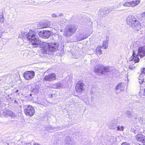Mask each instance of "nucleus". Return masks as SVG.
Returning <instances> with one entry per match:
<instances>
[{"mask_svg": "<svg viewBox=\"0 0 145 145\" xmlns=\"http://www.w3.org/2000/svg\"><path fill=\"white\" fill-rule=\"evenodd\" d=\"M22 37L26 38L30 41L32 45L34 47H38L39 46L43 48L42 53L44 54H50L51 52H54L58 49L57 45L55 43H47L42 42L39 40L37 35L32 31L28 33L24 32L22 33Z\"/></svg>", "mask_w": 145, "mask_h": 145, "instance_id": "obj_1", "label": "nucleus"}, {"mask_svg": "<svg viewBox=\"0 0 145 145\" xmlns=\"http://www.w3.org/2000/svg\"><path fill=\"white\" fill-rule=\"evenodd\" d=\"M127 21L129 26L136 30L138 31L141 28V26L140 22L134 16H129L127 18Z\"/></svg>", "mask_w": 145, "mask_h": 145, "instance_id": "obj_2", "label": "nucleus"}, {"mask_svg": "<svg viewBox=\"0 0 145 145\" xmlns=\"http://www.w3.org/2000/svg\"><path fill=\"white\" fill-rule=\"evenodd\" d=\"M138 53L137 54L135 51H133V55L129 59L130 61H134L135 63H137L139 61V59L138 56L142 57L145 56V46L140 47L138 50Z\"/></svg>", "mask_w": 145, "mask_h": 145, "instance_id": "obj_3", "label": "nucleus"}, {"mask_svg": "<svg viewBox=\"0 0 145 145\" xmlns=\"http://www.w3.org/2000/svg\"><path fill=\"white\" fill-rule=\"evenodd\" d=\"M111 68L110 67H106L101 65L95 67L94 71L98 74L108 75L109 73H111Z\"/></svg>", "mask_w": 145, "mask_h": 145, "instance_id": "obj_4", "label": "nucleus"}, {"mask_svg": "<svg viewBox=\"0 0 145 145\" xmlns=\"http://www.w3.org/2000/svg\"><path fill=\"white\" fill-rule=\"evenodd\" d=\"M77 27L74 25H68L64 32V34L67 37H69L73 35L76 31Z\"/></svg>", "mask_w": 145, "mask_h": 145, "instance_id": "obj_5", "label": "nucleus"}, {"mask_svg": "<svg viewBox=\"0 0 145 145\" xmlns=\"http://www.w3.org/2000/svg\"><path fill=\"white\" fill-rule=\"evenodd\" d=\"M24 112L25 114L27 116L32 117L35 113V110L34 107L30 105L23 106Z\"/></svg>", "mask_w": 145, "mask_h": 145, "instance_id": "obj_6", "label": "nucleus"}, {"mask_svg": "<svg viewBox=\"0 0 145 145\" xmlns=\"http://www.w3.org/2000/svg\"><path fill=\"white\" fill-rule=\"evenodd\" d=\"M35 75V72L33 71H28L25 72L24 76L26 80L32 79Z\"/></svg>", "mask_w": 145, "mask_h": 145, "instance_id": "obj_7", "label": "nucleus"}, {"mask_svg": "<svg viewBox=\"0 0 145 145\" xmlns=\"http://www.w3.org/2000/svg\"><path fill=\"white\" fill-rule=\"evenodd\" d=\"M51 34V31L48 30L41 31L39 33V35L41 37L47 39L49 37Z\"/></svg>", "mask_w": 145, "mask_h": 145, "instance_id": "obj_8", "label": "nucleus"}, {"mask_svg": "<svg viewBox=\"0 0 145 145\" xmlns=\"http://www.w3.org/2000/svg\"><path fill=\"white\" fill-rule=\"evenodd\" d=\"M136 139L140 143L145 144V136L141 134H137L136 136Z\"/></svg>", "mask_w": 145, "mask_h": 145, "instance_id": "obj_9", "label": "nucleus"}, {"mask_svg": "<svg viewBox=\"0 0 145 145\" xmlns=\"http://www.w3.org/2000/svg\"><path fill=\"white\" fill-rule=\"evenodd\" d=\"M56 79V75L54 73L49 74L48 75L44 77V80H45L49 82L55 80Z\"/></svg>", "mask_w": 145, "mask_h": 145, "instance_id": "obj_10", "label": "nucleus"}, {"mask_svg": "<svg viewBox=\"0 0 145 145\" xmlns=\"http://www.w3.org/2000/svg\"><path fill=\"white\" fill-rule=\"evenodd\" d=\"M65 145H75L74 142L69 136H67L65 138Z\"/></svg>", "mask_w": 145, "mask_h": 145, "instance_id": "obj_11", "label": "nucleus"}, {"mask_svg": "<svg viewBox=\"0 0 145 145\" xmlns=\"http://www.w3.org/2000/svg\"><path fill=\"white\" fill-rule=\"evenodd\" d=\"M83 83L81 81H79L76 84L75 89L76 91L79 92L82 91L84 89Z\"/></svg>", "mask_w": 145, "mask_h": 145, "instance_id": "obj_12", "label": "nucleus"}, {"mask_svg": "<svg viewBox=\"0 0 145 145\" xmlns=\"http://www.w3.org/2000/svg\"><path fill=\"white\" fill-rule=\"evenodd\" d=\"M50 22L48 21L44 23H40L39 25V27L40 28L49 27L50 26Z\"/></svg>", "mask_w": 145, "mask_h": 145, "instance_id": "obj_13", "label": "nucleus"}, {"mask_svg": "<svg viewBox=\"0 0 145 145\" xmlns=\"http://www.w3.org/2000/svg\"><path fill=\"white\" fill-rule=\"evenodd\" d=\"M31 91L34 94H37L39 92V87L38 85H35L31 88Z\"/></svg>", "mask_w": 145, "mask_h": 145, "instance_id": "obj_14", "label": "nucleus"}, {"mask_svg": "<svg viewBox=\"0 0 145 145\" xmlns=\"http://www.w3.org/2000/svg\"><path fill=\"white\" fill-rule=\"evenodd\" d=\"M142 71V73L140 74L138 78V79L140 80V81H139V83L140 84L143 82L144 79L145 78L144 77L145 76V72L144 71L143 69Z\"/></svg>", "mask_w": 145, "mask_h": 145, "instance_id": "obj_15", "label": "nucleus"}, {"mask_svg": "<svg viewBox=\"0 0 145 145\" xmlns=\"http://www.w3.org/2000/svg\"><path fill=\"white\" fill-rule=\"evenodd\" d=\"M125 84L123 83H121L119 84L116 86V90L120 89L121 91H123L124 90V86Z\"/></svg>", "mask_w": 145, "mask_h": 145, "instance_id": "obj_16", "label": "nucleus"}, {"mask_svg": "<svg viewBox=\"0 0 145 145\" xmlns=\"http://www.w3.org/2000/svg\"><path fill=\"white\" fill-rule=\"evenodd\" d=\"M88 37V35H87L85 33H81L79 34L78 37V39L79 40H82Z\"/></svg>", "mask_w": 145, "mask_h": 145, "instance_id": "obj_17", "label": "nucleus"}, {"mask_svg": "<svg viewBox=\"0 0 145 145\" xmlns=\"http://www.w3.org/2000/svg\"><path fill=\"white\" fill-rule=\"evenodd\" d=\"M103 49H104L103 46H99L96 49V54L99 55L101 54L102 53V51Z\"/></svg>", "mask_w": 145, "mask_h": 145, "instance_id": "obj_18", "label": "nucleus"}, {"mask_svg": "<svg viewBox=\"0 0 145 145\" xmlns=\"http://www.w3.org/2000/svg\"><path fill=\"white\" fill-rule=\"evenodd\" d=\"M99 14L100 15L101 17L105 16L107 15L106 9H101L100 10L99 12Z\"/></svg>", "mask_w": 145, "mask_h": 145, "instance_id": "obj_19", "label": "nucleus"}, {"mask_svg": "<svg viewBox=\"0 0 145 145\" xmlns=\"http://www.w3.org/2000/svg\"><path fill=\"white\" fill-rule=\"evenodd\" d=\"M118 121L116 120L112 121L110 124V126L112 129H115V127L117 125Z\"/></svg>", "mask_w": 145, "mask_h": 145, "instance_id": "obj_20", "label": "nucleus"}, {"mask_svg": "<svg viewBox=\"0 0 145 145\" xmlns=\"http://www.w3.org/2000/svg\"><path fill=\"white\" fill-rule=\"evenodd\" d=\"M140 2V0H136L131 2V4H132V5H131V6L132 7L136 6L139 4Z\"/></svg>", "mask_w": 145, "mask_h": 145, "instance_id": "obj_21", "label": "nucleus"}, {"mask_svg": "<svg viewBox=\"0 0 145 145\" xmlns=\"http://www.w3.org/2000/svg\"><path fill=\"white\" fill-rule=\"evenodd\" d=\"M57 88H64V84L63 83V82H59L57 83Z\"/></svg>", "mask_w": 145, "mask_h": 145, "instance_id": "obj_22", "label": "nucleus"}, {"mask_svg": "<svg viewBox=\"0 0 145 145\" xmlns=\"http://www.w3.org/2000/svg\"><path fill=\"white\" fill-rule=\"evenodd\" d=\"M108 40H105L103 42V46H102L104 47V49H106L107 48V46L108 45Z\"/></svg>", "mask_w": 145, "mask_h": 145, "instance_id": "obj_23", "label": "nucleus"}, {"mask_svg": "<svg viewBox=\"0 0 145 145\" xmlns=\"http://www.w3.org/2000/svg\"><path fill=\"white\" fill-rule=\"evenodd\" d=\"M131 2H125L123 5V6L124 7H132L131 5L132 4H131Z\"/></svg>", "mask_w": 145, "mask_h": 145, "instance_id": "obj_24", "label": "nucleus"}, {"mask_svg": "<svg viewBox=\"0 0 145 145\" xmlns=\"http://www.w3.org/2000/svg\"><path fill=\"white\" fill-rule=\"evenodd\" d=\"M3 15L2 12H0V23L3 22L4 21V18L3 16Z\"/></svg>", "mask_w": 145, "mask_h": 145, "instance_id": "obj_25", "label": "nucleus"}, {"mask_svg": "<svg viewBox=\"0 0 145 145\" xmlns=\"http://www.w3.org/2000/svg\"><path fill=\"white\" fill-rule=\"evenodd\" d=\"M125 114L127 115L128 117L131 118L133 116V114L132 112L129 111H127L125 112Z\"/></svg>", "mask_w": 145, "mask_h": 145, "instance_id": "obj_26", "label": "nucleus"}, {"mask_svg": "<svg viewBox=\"0 0 145 145\" xmlns=\"http://www.w3.org/2000/svg\"><path fill=\"white\" fill-rule=\"evenodd\" d=\"M57 83L53 84H51L49 85V87L51 88H57Z\"/></svg>", "mask_w": 145, "mask_h": 145, "instance_id": "obj_27", "label": "nucleus"}, {"mask_svg": "<svg viewBox=\"0 0 145 145\" xmlns=\"http://www.w3.org/2000/svg\"><path fill=\"white\" fill-rule=\"evenodd\" d=\"M113 8L112 7L109 8L108 9H106L107 14H108L110 12L112 11L113 10Z\"/></svg>", "mask_w": 145, "mask_h": 145, "instance_id": "obj_28", "label": "nucleus"}, {"mask_svg": "<svg viewBox=\"0 0 145 145\" xmlns=\"http://www.w3.org/2000/svg\"><path fill=\"white\" fill-rule=\"evenodd\" d=\"M117 131H123L124 130V127L121 126L120 127V126L116 127Z\"/></svg>", "mask_w": 145, "mask_h": 145, "instance_id": "obj_29", "label": "nucleus"}, {"mask_svg": "<svg viewBox=\"0 0 145 145\" xmlns=\"http://www.w3.org/2000/svg\"><path fill=\"white\" fill-rule=\"evenodd\" d=\"M4 112L5 113V114L7 115H9L12 112L11 110H10L7 109L5 110V111H4Z\"/></svg>", "mask_w": 145, "mask_h": 145, "instance_id": "obj_30", "label": "nucleus"}, {"mask_svg": "<svg viewBox=\"0 0 145 145\" xmlns=\"http://www.w3.org/2000/svg\"><path fill=\"white\" fill-rule=\"evenodd\" d=\"M9 116L12 117H14L15 116V114L14 113L12 112L11 113V114H10V115H9Z\"/></svg>", "mask_w": 145, "mask_h": 145, "instance_id": "obj_31", "label": "nucleus"}, {"mask_svg": "<svg viewBox=\"0 0 145 145\" xmlns=\"http://www.w3.org/2000/svg\"><path fill=\"white\" fill-rule=\"evenodd\" d=\"M55 129V128H52V127L50 126V127H48V129H46L48 131H49L51 130V129Z\"/></svg>", "mask_w": 145, "mask_h": 145, "instance_id": "obj_32", "label": "nucleus"}, {"mask_svg": "<svg viewBox=\"0 0 145 145\" xmlns=\"http://www.w3.org/2000/svg\"><path fill=\"white\" fill-rule=\"evenodd\" d=\"M129 68L131 70H133L135 68V67H134L132 66L131 65H130L129 66Z\"/></svg>", "mask_w": 145, "mask_h": 145, "instance_id": "obj_33", "label": "nucleus"}, {"mask_svg": "<svg viewBox=\"0 0 145 145\" xmlns=\"http://www.w3.org/2000/svg\"><path fill=\"white\" fill-rule=\"evenodd\" d=\"M3 45V44L2 42H0V50L2 48Z\"/></svg>", "mask_w": 145, "mask_h": 145, "instance_id": "obj_34", "label": "nucleus"}, {"mask_svg": "<svg viewBox=\"0 0 145 145\" xmlns=\"http://www.w3.org/2000/svg\"><path fill=\"white\" fill-rule=\"evenodd\" d=\"M121 145H130L129 144L127 143V142H124Z\"/></svg>", "mask_w": 145, "mask_h": 145, "instance_id": "obj_35", "label": "nucleus"}, {"mask_svg": "<svg viewBox=\"0 0 145 145\" xmlns=\"http://www.w3.org/2000/svg\"><path fill=\"white\" fill-rule=\"evenodd\" d=\"M52 16L53 17H55L58 16L56 14H52Z\"/></svg>", "mask_w": 145, "mask_h": 145, "instance_id": "obj_36", "label": "nucleus"}, {"mask_svg": "<svg viewBox=\"0 0 145 145\" xmlns=\"http://www.w3.org/2000/svg\"><path fill=\"white\" fill-rule=\"evenodd\" d=\"M141 16L142 18H144L145 17V15L143 12L141 14Z\"/></svg>", "mask_w": 145, "mask_h": 145, "instance_id": "obj_37", "label": "nucleus"}, {"mask_svg": "<svg viewBox=\"0 0 145 145\" xmlns=\"http://www.w3.org/2000/svg\"><path fill=\"white\" fill-rule=\"evenodd\" d=\"M63 16V13H60L59 15L58 16Z\"/></svg>", "mask_w": 145, "mask_h": 145, "instance_id": "obj_38", "label": "nucleus"}, {"mask_svg": "<svg viewBox=\"0 0 145 145\" xmlns=\"http://www.w3.org/2000/svg\"><path fill=\"white\" fill-rule=\"evenodd\" d=\"M33 145H40L39 144L37 143H35Z\"/></svg>", "mask_w": 145, "mask_h": 145, "instance_id": "obj_39", "label": "nucleus"}, {"mask_svg": "<svg viewBox=\"0 0 145 145\" xmlns=\"http://www.w3.org/2000/svg\"><path fill=\"white\" fill-rule=\"evenodd\" d=\"M143 133L145 135V127L144 128V130Z\"/></svg>", "mask_w": 145, "mask_h": 145, "instance_id": "obj_40", "label": "nucleus"}, {"mask_svg": "<svg viewBox=\"0 0 145 145\" xmlns=\"http://www.w3.org/2000/svg\"><path fill=\"white\" fill-rule=\"evenodd\" d=\"M143 94L145 96V89L144 90V93Z\"/></svg>", "mask_w": 145, "mask_h": 145, "instance_id": "obj_41", "label": "nucleus"}, {"mask_svg": "<svg viewBox=\"0 0 145 145\" xmlns=\"http://www.w3.org/2000/svg\"><path fill=\"white\" fill-rule=\"evenodd\" d=\"M1 100H2V99L1 98H0V104L1 103Z\"/></svg>", "mask_w": 145, "mask_h": 145, "instance_id": "obj_42", "label": "nucleus"}, {"mask_svg": "<svg viewBox=\"0 0 145 145\" xmlns=\"http://www.w3.org/2000/svg\"><path fill=\"white\" fill-rule=\"evenodd\" d=\"M106 39H109V37L108 36H107L106 37Z\"/></svg>", "mask_w": 145, "mask_h": 145, "instance_id": "obj_43", "label": "nucleus"}, {"mask_svg": "<svg viewBox=\"0 0 145 145\" xmlns=\"http://www.w3.org/2000/svg\"><path fill=\"white\" fill-rule=\"evenodd\" d=\"M14 102L15 103H17V102L16 101V100H15L14 101Z\"/></svg>", "mask_w": 145, "mask_h": 145, "instance_id": "obj_44", "label": "nucleus"}, {"mask_svg": "<svg viewBox=\"0 0 145 145\" xmlns=\"http://www.w3.org/2000/svg\"><path fill=\"white\" fill-rule=\"evenodd\" d=\"M144 14V15H145V12H143Z\"/></svg>", "mask_w": 145, "mask_h": 145, "instance_id": "obj_45", "label": "nucleus"}, {"mask_svg": "<svg viewBox=\"0 0 145 145\" xmlns=\"http://www.w3.org/2000/svg\"><path fill=\"white\" fill-rule=\"evenodd\" d=\"M1 36H2V35H0V38H1Z\"/></svg>", "mask_w": 145, "mask_h": 145, "instance_id": "obj_46", "label": "nucleus"}, {"mask_svg": "<svg viewBox=\"0 0 145 145\" xmlns=\"http://www.w3.org/2000/svg\"><path fill=\"white\" fill-rule=\"evenodd\" d=\"M18 90H17L16 91V92H18Z\"/></svg>", "mask_w": 145, "mask_h": 145, "instance_id": "obj_47", "label": "nucleus"}, {"mask_svg": "<svg viewBox=\"0 0 145 145\" xmlns=\"http://www.w3.org/2000/svg\"><path fill=\"white\" fill-rule=\"evenodd\" d=\"M30 96H31L32 95V94H30Z\"/></svg>", "mask_w": 145, "mask_h": 145, "instance_id": "obj_48", "label": "nucleus"}]
</instances>
